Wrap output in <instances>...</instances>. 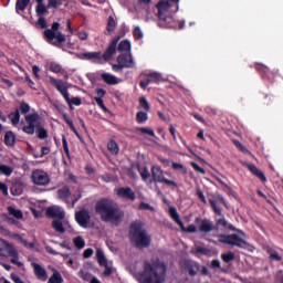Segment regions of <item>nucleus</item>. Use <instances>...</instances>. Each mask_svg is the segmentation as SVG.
Instances as JSON below:
<instances>
[{
	"instance_id": "680f3d73",
	"label": "nucleus",
	"mask_w": 283,
	"mask_h": 283,
	"mask_svg": "<svg viewBox=\"0 0 283 283\" xmlns=\"http://www.w3.org/2000/svg\"><path fill=\"white\" fill-rule=\"evenodd\" d=\"M38 25L43 30L45 28H48V23L45 22V18H43V15H41L38 20Z\"/></svg>"
},
{
	"instance_id": "5fc2aeb1",
	"label": "nucleus",
	"mask_w": 283,
	"mask_h": 283,
	"mask_svg": "<svg viewBox=\"0 0 283 283\" xmlns=\"http://www.w3.org/2000/svg\"><path fill=\"white\" fill-rule=\"evenodd\" d=\"M197 197L203 205H207V197H205V192L200 188H197Z\"/></svg>"
},
{
	"instance_id": "f704fd0d",
	"label": "nucleus",
	"mask_w": 283,
	"mask_h": 283,
	"mask_svg": "<svg viewBox=\"0 0 283 283\" xmlns=\"http://www.w3.org/2000/svg\"><path fill=\"white\" fill-rule=\"evenodd\" d=\"M49 283H63V276H61V272L54 270L53 275L49 279Z\"/></svg>"
},
{
	"instance_id": "13d9d810",
	"label": "nucleus",
	"mask_w": 283,
	"mask_h": 283,
	"mask_svg": "<svg viewBox=\"0 0 283 283\" xmlns=\"http://www.w3.org/2000/svg\"><path fill=\"white\" fill-rule=\"evenodd\" d=\"M59 6H61V1L60 0H49L46 8H59Z\"/></svg>"
},
{
	"instance_id": "e433bc0d",
	"label": "nucleus",
	"mask_w": 283,
	"mask_h": 283,
	"mask_svg": "<svg viewBox=\"0 0 283 283\" xmlns=\"http://www.w3.org/2000/svg\"><path fill=\"white\" fill-rule=\"evenodd\" d=\"M209 205L212 209V211L216 213V216H222V210L220 207H218V203L213 199H209Z\"/></svg>"
},
{
	"instance_id": "f257e3e1",
	"label": "nucleus",
	"mask_w": 283,
	"mask_h": 283,
	"mask_svg": "<svg viewBox=\"0 0 283 283\" xmlns=\"http://www.w3.org/2000/svg\"><path fill=\"white\" fill-rule=\"evenodd\" d=\"M95 211L98 213L103 222H112L113 224H119L120 220L125 218V212L118 208V205L114 200L102 199L96 202Z\"/></svg>"
},
{
	"instance_id": "c756f323",
	"label": "nucleus",
	"mask_w": 283,
	"mask_h": 283,
	"mask_svg": "<svg viewBox=\"0 0 283 283\" xmlns=\"http://www.w3.org/2000/svg\"><path fill=\"white\" fill-rule=\"evenodd\" d=\"M78 59H86L87 61H92V59H101V52H88L83 53L82 55H77Z\"/></svg>"
},
{
	"instance_id": "6e6d98bb",
	"label": "nucleus",
	"mask_w": 283,
	"mask_h": 283,
	"mask_svg": "<svg viewBox=\"0 0 283 283\" xmlns=\"http://www.w3.org/2000/svg\"><path fill=\"white\" fill-rule=\"evenodd\" d=\"M20 112L21 114H28V112H30V105L25 102H22L20 104Z\"/></svg>"
},
{
	"instance_id": "0e129e2a",
	"label": "nucleus",
	"mask_w": 283,
	"mask_h": 283,
	"mask_svg": "<svg viewBox=\"0 0 283 283\" xmlns=\"http://www.w3.org/2000/svg\"><path fill=\"white\" fill-rule=\"evenodd\" d=\"M92 255H94V250L92 248L86 249L83 253V258L85 259L92 258Z\"/></svg>"
},
{
	"instance_id": "09e8293b",
	"label": "nucleus",
	"mask_w": 283,
	"mask_h": 283,
	"mask_svg": "<svg viewBox=\"0 0 283 283\" xmlns=\"http://www.w3.org/2000/svg\"><path fill=\"white\" fill-rule=\"evenodd\" d=\"M78 276L84 280L85 282H90V280H92V274H90V272H85L83 270L78 271Z\"/></svg>"
},
{
	"instance_id": "b1692460",
	"label": "nucleus",
	"mask_w": 283,
	"mask_h": 283,
	"mask_svg": "<svg viewBox=\"0 0 283 283\" xmlns=\"http://www.w3.org/2000/svg\"><path fill=\"white\" fill-rule=\"evenodd\" d=\"M143 134L146 136H149V140H150L151 145H156V140H158V136H156L154 128L144 127Z\"/></svg>"
},
{
	"instance_id": "4be33fe9",
	"label": "nucleus",
	"mask_w": 283,
	"mask_h": 283,
	"mask_svg": "<svg viewBox=\"0 0 283 283\" xmlns=\"http://www.w3.org/2000/svg\"><path fill=\"white\" fill-rule=\"evenodd\" d=\"M7 211L9 213V216H11V218H15V220H23V211L12 207V206H9L7 208Z\"/></svg>"
},
{
	"instance_id": "603ef678",
	"label": "nucleus",
	"mask_w": 283,
	"mask_h": 283,
	"mask_svg": "<svg viewBox=\"0 0 283 283\" xmlns=\"http://www.w3.org/2000/svg\"><path fill=\"white\" fill-rule=\"evenodd\" d=\"M191 167H192V169H195V171H197V174H201L202 176H205V174H207V170H205V168L200 167L195 161L191 163Z\"/></svg>"
},
{
	"instance_id": "bb28decb",
	"label": "nucleus",
	"mask_w": 283,
	"mask_h": 283,
	"mask_svg": "<svg viewBox=\"0 0 283 283\" xmlns=\"http://www.w3.org/2000/svg\"><path fill=\"white\" fill-rule=\"evenodd\" d=\"M15 140H17V137L14 136V133H12V130H9L4 135L6 145H8L9 147H13Z\"/></svg>"
},
{
	"instance_id": "f03ea898",
	"label": "nucleus",
	"mask_w": 283,
	"mask_h": 283,
	"mask_svg": "<svg viewBox=\"0 0 283 283\" xmlns=\"http://www.w3.org/2000/svg\"><path fill=\"white\" fill-rule=\"evenodd\" d=\"M167 264L160 260L144 263V283H165Z\"/></svg>"
},
{
	"instance_id": "69168bd1",
	"label": "nucleus",
	"mask_w": 283,
	"mask_h": 283,
	"mask_svg": "<svg viewBox=\"0 0 283 283\" xmlns=\"http://www.w3.org/2000/svg\"><path fill=\"white\" fill-rule=\"evenodd\" d=\"M275 280L279 281V283H283V270H279L276 273H275Z\"/></svg>"
},
{
	"instance_id": "dca6fc26",
	"label": "nucleus",
	"mask_w": 283,
	"mask_h": 283,
	"mask_svg": "<svg viewBox=\"0 0 283 283\" xmlns=\"http://www.w3.org/2000/svg\"><path fill=\"white\" fill-rule=\"evenodd\" d=\"M117 196L124 200H136V193L129 187L117 189Z\"/></svg>"
},
{
	"instance_id": "a18cd8bd",
	"label": "nucleus",
	"mask_w": 283,
	"mask_h": 283,
	"mask_svg": "<svg viewBox=\"0 0 283 283\" xmlns=\"http://www.w3.org/2000/svg\"><path fill=\"white\" fill-rule=\"evenodd\" d=\"M57 193H59L60 198L65 199V198H70L72 192L70 191V188L64 187V188L60 189L57 191Z\"/></svg>"
},
{
	"instance_id": "cd10ccee",
	"label": "nucleus",
	"mask_w": 283,
	"mask_h": 283,
	"mask_svg": "<svg viewBox=\"0 0 283 283\" xmlns=\"http://www.w3.org/2000/svg\"><path fill=\"white\" fill-rule=\"evenodd\" d=\"M102 78L107 83V85H118V78L112 74L104 73L102 74Z\"/></svg>"
},
{
	"instance_id": "7ed1b4c3",
	"label": "nucleus",
	"mask_w": 283,
	"mask_h": 283,
	"mask_svg": "<svg viewBox=\"0 0 283 283\" xmlns=\"http://www.w3.org/2000/svg\"><path fill=\"white\" fill-rule=\"evenodd\" d=\"M61 24L59 22H53L51 29L44 31V36L49 43L52 45H61V43H65V35L59 31Z\"/></svg>"
},
{
	"instance_id": "864d4df0",
	"label": "nucleus",
	"mask_w": 283,
	"mask_h": 283,
	"mask_svg": "<svg viewBox=\"0 0 283 283\" xmlns=\"http://www.w3.org/2000/svg\"><path fill=\"white\" fill-rule=\"evenodd\" d=\"M133 35H134V39H136L137 41L143 39V31L140 30V27H135L133 31Z\"/></svg>"
},
{
	"instance_id": "e2e57ef3",
	"label": "nucleus",
	"mask_w": 283,
	"mask_h": 283,
	"mask_svg": "<svg viewBox=\"0 0 283 283\" xmlns=\"http://www.w3.org/2000/svg\"><path fill=\"white\" fill-rule=\"evenodd\" d=\"M77 36H78V39H80L81 41H87V38L90 36V34H87V32H85V31H80V32L77 33Z\"/></svg>"
},
{
	"instance_id": "473e14b6",
	"label": "nucleus",
	"mask_w": 283,
	"mask_h": 283,
	"mask_svg": "<svg viewBox=\"0 0 283 283\" xmlns=\"http://www.w3.org/2000/svg\"><path fill=\"white\" fill-rule=\"evenodd\" d=\"M222 262H226V264H229L230 262H233L235 260V253L233 252H226L221 254Z\"/></svg>"
},
{
	"instance_id": "f3484780",
	"label": "nucleus",
	"mask_w": 283,
	"mask_h": 283,
	"mask_svg": "<svg viewBox=\"0 0 283 283\" xmlns=\"http://www.w3.org/2000/svg\"><path fill=\"white\" fill-rule=\"evenodd\" d=\"M119 40H120V38H115L112 41V43L109 44V46L103 54V59H105V61H109L112 59V56H114V54H116V45H118Z\"/></svg>"
},
{
	"instance_id": "9b49d317",
	"label": "nucleus",
	"mask_w": 283,
	"mask_h": 283,
	"mask_svg": "<svg viewBox=\"0 0 283 283\" xmlns=\"http://www.w3.org/2000/svg\"><path fill=\"white\" fill-rule=\"evenodd\" d=\"M48 218H52L53 220H65V211L63 208L57 206H52L46 209Z\"/></svg>"
},
{
	"instance_id": "6ab92c4d",
	"label": "nucleus",
	"mask_w": 283,
	"mask_h": 283,
	"mask_svg": "<svg viewBox=\"0 0 283 283\" xmlns=\"http://www.w3.org/2000/svg\"><path fill=\"white\" fill-rule=\"evenodd\" d=\"M247 168L249 169V171H251V174H253V176L259 178L261 182H266V175H264L262 170H259L254 164H247Z\"/></svg>"
},
{
	"instance_id": "58836bf2",
	"label": "nucleus",
	"mask_w": 283,
	"mask_h": 283,
	"mask_svg": "<svg viewBox=\"0 0 283 283\" xmlns=\"http://www.w3.org/2000/svg\"><path fill=\"white\" fill-rule=\"evenodd\" d=\"M151 244V235L147 234V231H143V248L146 249Z\"/></svg>"
},
{
	"instance_id": "1a4fd4ad",
	"label": "nucleus",
	"mask_w": 283,
	"mask_h": 283,
	"mask_svg": "<svg viewBox=\"0 0 283 283\" xmlns=\"http://www.w3.org/2000/svg\"><path fill=\"white\" fill-rule=\"evenodd\" d=\"M124 67H134V59H132V54L129 53L117 56V64L113 65L115 72H120Z\"/></svg>"
},
{
	"instance_id": "ea45409f",
	"label": "nucleus",
	"mask_w": 283,
	"mask_h": 283,
	"mask_svg": "<svg viewBox=\"0 0 283 283\" xmlns=\"http://www.w3.org/2000/svg\"><path fill=\"white\" fill-rule=\"evenodd\" d=\"M9 118H10L12 125H19V120L21 118V114L19 113V111H15L14 113H11L9 115Z\"/></svg>"
},
{
	"instance_id": "2f4dec72",
	"label": "nucleus",
	"mask_w": 283,
	"mask_h": 283,
	"mask_svg": "<svg viewBox=\"0 0 283 283\" xmlns=\"http://www.w3.org/2000/svg\"><path fill=\"white\" fill-rule=\"evenodd\" d=\"M129 50H132V44L129 43V41L124 40L118 44L117 52H128L129 53Z\"/></svg>"
},
{
	"instance_id": "423d86ee",
	"label": "nucleus",
	"mask_w": 283,
	"mask_h": 283,
	"mask_svg": "<svg viewBox=\"0 0 283 283\" xmlns=\"http://www.w3.org/2000/svg\"><path fill=\"white\" fill-rule=\"evenodd\" d=\"M218 238L221 244L239 247V249H244L247 247V241L238 234H219Z\"/></svg>"
},
{
	"instance_id": "de8ad7c7",
	"label": "nucleus",
	"mask_w": 283,
	"mask_h": 283,
	"mask_svg": "<svg viewBox=\"0 0 283 283\" xmlns=\"http://www.w3.org/2000/svg\"><path fill=\"white\" fill-rule=\"evenodd\" d=\"M115 29H116V21L114 20V18L109 17L106 30L107 32H114Z\"/></svg>"
},
{
	"instance_id": "37998d69",
	"label": "nucleus",
	"mask_w": 283,
	"mask_h": 283,
	"mask_svg": "<svg viewBox=\"0 0 283 283\" xmlns=\"http://www.w3.org/2000/svg\"><path fill=\"white\" fill-rule=\"evenodd\" d=\"M108 150L111 151V154L115 155L118 154V144H116V142L111 140L107 145Z\"/></svg>"
},
{
	"instance_id": "ddd939ff",
	"label": "nucleus",
	"mask_w": 283,
	"mask_h": 283,
	"mask_svg": "<svg viewBox=\"0 0 283 283\" xmlns=\"http://www.w3.org/2000/svg\"><path fill=\"white\" fill-rule=\"evenodd\" d=\"M144 76L146 78L143 80V87H147L150 83H163V74L158 72H151V73H144Z\"/></svg>"
},
{
	"instance_id": "052dcab7",
	"label": "nucleus",
	"mask_w": 283,
	"mask_h": 283,
	"mask_svg": "<svg viewBox=\"0 0 283 283\" xmlns=\"http://www.w3.org/2000/svg\"><path fill=\"white\" fill-rule=\"evenodd\" d=\"M270 260L271 262H282V255H280L277 252H274V254H271Z\"/></svg>"
},
{
	"instance_id": "4c0bfd02",
	"label": "nucleus",
	"mask_w": 283,
	"mask_h": 283,
	"mask_svg": "<svg viewBox=\"0 0 283 283\" xmlns=\"http://www.w3.org/2000/svg\"><path fill=\"white\" fill-rule=\"evenodd\" d=\"M181 231L184 233H198V228L195 224H189L187 228L185 227V223H182V227H180Z\"/></svg>"
},
{
	"instance_id": "4468645a",
	"label": "nucleus",
	"mask_w": 283,
	"mask_h": 283,
	"mask_svg": "<svg viewBox=\"0 0 283 283\" xmlns=\"http://www.w3.org/2000/svg\"><path fill=\"white\" fill-rule=\"evenodd\" d=\"M184 269L188 272L190 277H196L198 275V271H200V263L196 261H185Z\"/></svg>"
},
{
	"instance_id": "7c9ffc66",
	"label": "nucleus",
	"mask_w": 283,
	"mask_h": 283,
	"mask_svg": "<svg viewBox=\"0 0 283 283\" xmlns=\"http://www.w3.org/2000/svg\"><path fill=\"white\" fill-rule=\"evenodd\" d=\"M62 219H55L52 221V228L57 233H63L65 231V228H63V222H61Z\"/></svg>"
},
{
	"instance_id": "338daca9",
	"label": "nucleus",
	"mask_w": 283,
	"mask_h": 283,
	"mask_svg": "<svg viewBox=\"0 0 283 283\" xmlns=\"http://www.w3.org/2000/svg\"><path fill=\"white\" fill-rule=\"evenodd\" d=\"M63 118H64L65 123L69 125V127H71V129H74V123L72 122V119H70V116L64 114Z\"/></svg>"
},
{
	"instance_id": "c9c22d12",
	"label": "nucleus",
	"mask_w": 283,
	"mask_h": 283,
	"mask_svg": "<svg viewBox=\"0 0 283 283\" xmlns=\"http://www.w3.org/2000/svg\"><path fill=\"white\" fill-rule=\"evenodd\" d=\"M28 3H30V0H17L15 9L17 11L23 12L28 8Z\"/></svg>"
},
{
	"instance_id": "39448f33",
	"label": "nucleus",
	"mask_w": 283,
	"mask_h": 283,
	"mask_svg": "<svg viewBox=\"0 0 283 283\" xmlns=\"http://www.w3.org/2000/svg\"><path fill=\"white\" fill-rule=\"evenodd\" d=\"M25 122L28 123V125L23 126L22 129L25 134H30L31 136L32 134H34V129L36 132L38 129L43 127V118L36 113L27 115Z\"/></svg>"
},
{
	"instance_id": "a211bd4d",
	"label": "nucleus",
	"mask_w": 283,
	"mask_h": 283,
	"mask_svg": "<svg viewBox=\"0 0 283 283\" xmlns=\"http://www.w3.org/2000/svg\"><path fill=\"white\" fill-rule=\"evenodd\" d=\"M255 70L264 81H271L273 73H271V70H269L266 65L258 63L255 64Z\"/></svg>"
},
{
	"instance_id": "412c9836",
	"label": "nucleus",
	"mask_w": 283,
	"mask_h": 283,
	"mask_svg": "<svg viewBox=\"0 0 283 283\" xmlns=\"http://www.w3.org/2000/svg\"><path fill=\"white\" fill-rule=\"evenodd\" d=\"M50 83L53 85V87H56L59 93L63 94L64 92H67V85H65V82L62 80L50 77Z\"/></svg>"
},
{
	"instance_id": "f8f14e48",
	"label": "nucleus",
	"mask_w": 283,
	"mask_h": 283,
	"mask_svg": "<svg viewBox=\"0 0 283 283\" xmlns=\"http://www.w3.org/2000/svg\"><path fill=\"white\" fill-rule=\"evenodd\" d=\"M75 220L80 227H87L90 224V220H92V217L90 216V211L82 209L75 213Z\"/></svg>"
},
{
	"instance_id": "a878e982",
	"label": "nucleus",
	"mask_w": 283,
	"mask_h": 283,
	"mask_svg": "<svg viewBox=\"0 0 283 283\" xmlns=\"http://www.w3.org/2000/svg\"><path fill=\"white\" fill-rule=\"evenodd\" d=\"M2 244H3L4 251H7V253H8L9 258H12V255H17V253H19V251H17V248H14V245L10 244L8 241L3 240Z\"/></svg>"
},
{
	"instance_id": "c03bdc74",
	"label": "nucleus",
	"mask_w": 283,
	"mask_h": 283,
	"mask_svg": "<svg viewBox=\"0 0 283 283\" xmlns=\"http://www.w3.org/2000/svg\"><path fill=\"white\" fill-rule=\"evenodd\" d=\"M35 132H36L38 138H40V140H45V138H48V130L45 128H43V126L38 128Z\"/></svg>"
},
{
	"instance_id": "5701e85b",
	"label": "nucleus",
	"mask_w": 283,
	"mask_h": 283,
	"mask_svg": "<svg viewBox=\"0 0 283 283\" xmlns=\"http://www.w3.org/2000/svg\"><path fill=\"white\" fill-rule=\"evenodd\" d=\"M169 216L178 224V227L182 228V220H180V214L178 213V210H176L175 207L169 208Z\"/></svg>"
},
{
	"instance_id": "c85d7f7f",
	"label": "nucleus",
	"mask_w": 283,
	"mask_h": 283,
	"mask_svg": "<svg viewBox=\"0 0 283 283\" xmlns=\"http://www.w3.org/2000/svg\"><path fill=\"white\" fill-rule=\"evenodd\" d=\"M96 258H97L99 266H107V259L105 258L103 250H101V249L96 250Z\"/></svg>"
},
{
	"instance_id": "49530a36",
	"label": "nucleus",
	"mask_w": 283,
	"mask_h": 283,
	"mask_svg": "<svg viewBox=\"0 0 283 283\" xmlns=\"http://www.w3.org/2000/svg\"><path fill=\"white\" fill-rule=\"evenodd\" d=\"M73 242L76 249H85V240H83L81 237L75 238Z\"/></svg>"
},
{
	"instance_id": "aec40b11",
	"label": "nucleus",
	"mask_w": 283,
	"mask_h": 283,
	"mask_svg": "<svg viewBox=\"0 0 283 283\" xmlns=\"http://www.w3.org/2000/svg\"><path fill=\"white\" fill-rule=\"evenodd\" d=\"M33 266L34 273L39 280H48V272L43 266H41L39 263H31Z\"/></svg>"
},
{
	"instance_id": "0eeeda50",
	"label": "nucleus",
	"mask_w": 283,
	"mask_h": 283,
	"mask_svg": "<svg viewBox=\"0 0 283 283\" xmlns=\"http://www.w3.org/2000/svg\"><path fill=\"white\" fill-rule=\"evenodd\" d=\"M196 224H199L198 231L201 233V235H209L212 231H218V226L213 223V221L209 219H202L200 217H197L195 219Z\"/></svg>"
},
{
	"instance_id": "72a5a7b5",
	"label": "nucleus",
	"mask_w": 283,
	"mask_h": 283,
	"mask_svg": "<svg viewBox=\"0 0 283 283\" xmlns=\"http://www.w3.org/2000/svg\"><path fill=\"white\" fill-rule=\"evenodd\" d=\"M11 193L13 196H21L23 193V185H21L19 182L13 184L11 187Z\"/></svg>"
},
{
	"instance_id": "9d476101",
	"label": "nucleus",
	"mask_w": 283,
	"mask_h": 283,
	"mask_svg": "<svg viewBox=\"0 0 283 283\" xmlns=\"http://www.w3.org/2000/svg\"><path fill=\"white\" fill-rule=\"evenodd\" d=\"M31 179L34 182V185H38L40 187H45V185H50V176H48V172L35 169L31 174Z\"/></svg>"
},
{
	"instance_id": "4d7b16f0",
	"label": "nucleus",
	"mask_w": 283,
	"mask_h": 283,
	"mask_svg": "<svg viewBox=\"0 0 283 283\" xmlns=\"http://www.w3.org/2000/svg\"><path fill=\"white\" fill-rule=\"evenodd\" d=\"M217 227H223V229H227V227H229V221L224 218H220L217 220Z\"/></svg>"
},
{
	"instance_id": "a19ab883",
	"label": "nucleus",
	"mask_w": 283,
	"mask_h": 283,
	"mask_svg": "<svg viewBox=\"0 0 283 283\" xmlns=\"http://www.w3.org/2000/svg\"><path fill=\"white\" fill-rule=\"evenodd\" d=\"M48 7L45 4H38L35 8V12L38 17H43V14H48Z\"/></svg>"
},
{
	"instance_id": "2eb2a0df",
	"label": "nucleus",
	"mask_w": 283,
	"mask_h": 283,
	"mask_svg": "<svg viewBox=\"0 0 283 283\" xmlns=\"http://www.w3.org/2000/svg\"><path fill=\"white\" fill-rule=\"evenodd\" d=\"M156 8L158 10V15L160 21H171L174 18L171 17H166L164 18L163 12H167V10H169V8H171V3H169V1H159L156 4Z\"/></svg>"
},
{
	"instance_id": "3c124183",
	"label": "nucleus",
	"mask_w": 283,
	"mask_h": 283,
	"mask_svg": "<svg viewBox=\"0 0 283 283\" xmlns=\"http://www.w3.org/2000/svg\"><path fill=\"white\" fill-rule=\"evenodd\" d=\"M11 264H15V266H23V262L19 261V252H15V255L11 256Z\"/></svg>"
},
{
	"instance_id": "393cba45",
	"label": "nucleus",
	"mask_w": 283,
	"mask_h": 283,
	"mask_svg": "<svg viewBox=\"0 0 283 283\" xmlns=\"http://www.w3.org/2000/svg\"><path fill=\"white\" fill-rule=\"evenodd\" d=\"M129 272L135 275V277L138 280V282L143 283V273L138 271V263H133L128 268Z\"/></svg>"
},
{
	"instance_id": "bf43d9fd",
	"label": "nucleus",
	"mask_w": 283,
	"mask_h": 283,
	"mask_svg": "<svg viewBox=\"0 0 283 283\" xmlns=\"http://www.w3.org/2000/svg\"><path fill=\"white\" fill-rule=\"evenodd\" d=\"M94 101L97 103V105H98L104 112H108L107 107H106L105 104L103 103V98H101V97H95Z\"/></svg>"
},
{
	"instance_id": "20e7f679",
	"label": "nucleus",
	"mask_w": 283,
	"mask_h": 283,
	"mask_svg": "<svg viewBox=\"0 0 283 283\" xmlns=\"http://www.w3.org/2000/svg\"><path fill=\"white\" fill-rule=\"evenodd\" d=\"M129 238L133 247L143 249V222L135 221L130 224Z\"/></svg>"
},
{
	"instance_id": "774afa93",
	"label": "nucleus",
	"mask_w": 283,
	"mask_h": 283,
	"mask_svg": "<svg viewBox=\"0 0 283 283\" xmlns=\"http://www.w3.org/2000/svg\"><path fill=\"white\" fill-rule=\"evenodd\" d=\"M211 268L212 269H220L221 268L220 260H218V259L212 260L211 261Z\"/></svg>"
},
{
	"instance_id": "6e6552de",
	"label": "nucleus",
	"mask_w": 283,
	"mask_h": 283,
	"mask_svg": "<svg viewBox=\"0 0 283 283\" xmlns=\"http://www.w3.org/2000/svg\"><path fill=\"white\" fill-rule=\"evenodd\" d=\"M151 174L155 182H164V185H168V187H175V189L178 188V184H176V181L165 178V174L160 166H153Z\"/></svg>"
},
{
	"instance_id": "8fccbe9b",
	"label": "nucleus",
	"mask_w": 283,
	"mask_h": 283,
	"mask_svg": "<svg viewBox=\"0 0 283 283\" xmlns=\"http://www.w3.org/2000/svg\"><path fill=\"white\" fill-rule=\"evenodd\" d=\"M0 174H3L4 176H10L12 174V167L0 165Z\"/></svg>"
},
{
	"instance_id": "79ce46f5",
	"label": "nucleus",
	"mask_w": 283,
	"mask_h": 283,
	"mask_svg": "<svg viewBox=\"0 0 283 283\" xmlns=\"http://www.w3.org/2000/svg\"><path fill=\"white\" fill-rule=\"evenodd\" d=\"M50 70H51V72L59 74V73L63 72V66H61V64H59L56 62H51Z\"/></svg>"
}]
</instances>
